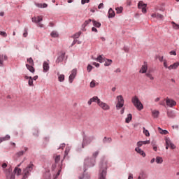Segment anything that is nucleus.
<instances>
[{"mask_svg": "<svg viewBox=\"0 0 179 179\" xmlns=\"http://www.w3.org/2000/svg\"><path fill=\"white\" fill-rule=\"evenodd\" d=\"M131 103L134 104V107L137 108L139 111L143 110V104L141 102V100L138 98V96H135L131 99Z\"/></svg>", "mask_w": 179, "mask_h": 179, "instance_id": "obj_1", "label": "nucleus"}, {"mask_svg": "<svg viewBox=\"0 0 179 179\" xmlns=\"http://www.w3.org/2000/svg\"><path fill=\"white\" fill-rule=\"evenodd\" d=\"M33 167H34V165L30 164L26 169H23V178L22 179H26L30 176V172L33 170Z\"/></svg>", "mask_w": 179, "mask_h": 179, "instance_id": "obj_2", "label": "nucleus"}, {"mask_svg": "<svg viewBox=\"0 0 179 179\" xmlns=\"http://www.w3.org/2000/svg\"><path fill=\"white\" fill-rule=\"evenodd\" d=\"M116 100L117 101L116 104V110H121L124 107V97L122 95H119L116 97Z\"/></svg>", "mask_w": 179, "mask_h": 179, "instance_id": "obj_3", "label": "nucleus"}, {"mask_svg": "<svg viewBox=\"0 0 179 179\" xmlns=\"http://www.w3.org/2000/svg\"><path fill=\"white\" fill-rule=\"evenodd\" d=\"M96 163V160L92 159L90 158H86L84 162L85 167H93Z\"/></svg>", "mask_w": 179, "mask_h": 179, "instance_id": "obj_4", "label": "nucleus"}, {"mask_svg": "<svg viewBox=\"0 0 179 179\" xmlns=\"http://www.w3.org/2000/svg\"><path fill=\"white\" fill-rule=\"evenodd\" d=\"M98 106L104 111H108V110H110L109 105L107 104L106 103L103 102V101L101 100L98 101Z\"/></svg>", "mask_w": 179, "mask_h": 179, "instance_id": "obj_5", "label": "nucleus"}, {"mask_svg": "<svg viewBox=\"0 0 179 179\" xmlns=\"http://www.w3.org/2000/svg\"><path fill=\"white\" fill-rule=\"evenodd\" d=\"M165 101L166 103V106H168V107H175V106H177V102L176 101H174L173 99H171L169 97H167L166 99H165Z\"/></svg>", "mask_w": 179, "mask_h": 179, "instance_id": "obj_6", "label": "nucleus"}, {"mask_svg": "<svg viewBox=\"0 0 179 179\" xmlns=\"http://www.w3.org/2000/svg\"><path fill=\"white\" fill-rule=\"evenodd\" d=\"M146 6L145 3H143V1H139L138 4V9H141L143 13H146Z\"/></svg>", "mask_w": 179, "mask_h": 179, "instance_id": "obj_7", "label": "nucleus"}, {"mask_svg": "<svg viewBox=\"0 0 179 179\" xmlns=\"http://www.w3.org/2000/svg\"><path fill=\"white\" fill-rule=\"evenodd\" d=\"M12 173V168L10 167L8 170L6 171L7 179H15V176Z\"/></svg>", "mask_w": 179, "mask_h": 179, "instance_id": "obj_8", "label": "nucleus"}, {"mask_svg": "<svg viewBox=\"0 0 179 179\" xmlns=\"http://www.w3.org/2000/svg\"><path fill=\"white\" fill-rule=\"evenodd\" d=\"M140 73H148V62H144L143 65L141 66Z\"/></svg>", "mask_w": 179, "mask_h": 179, "instance_id": "obj_9", "label": "nucleus"}, {"mask_svg": "<svg viewBox=\"0 0 179 179\" xmlns=\"http://www.w3.org/2000/svg\"><path fill=\"white\" fill-rule=\"evenodd\" d=\"M76 69H73L71 71V74L69 77V82L72 83L73 82V79L76 77Z\"/></svg>", "mask_w": 179, "mask_h": 179, "instance_id": "obj_10", "label": "nucleus"}, {"mask_svg": "<svg viewBox=\"0 0 179 179\" xmlns=\"http://www.w3.org/2000/svg\"><path fill=\"white\" fill-rule=\"evenodd\" d=\"M93 139H94V137H90L87 139H84L83 143V148H85V146L90 145V143H92V141H93Z\"/></svg>", "mask_w": 179, "mask_h": 179, "instance_id": "obj_11", "label": "nucleus"}, {"mask_svg": "<svg viewBox=\"0 0 179 179\" xmlns=\"http://www.w3.org/2000/svg\"><path fill=\"white\" fill-rule=\"evenodd\" d=\"M106 166L103 169H101L99 179H106Z\"/></svg>", "mask_w": 179, "mask_h": 179, "instance_id": "obj_12", "label": "nucleus"}, {"mask_svg": "<svg viewBox=\"0 0 179 179\" xmlns=\"http://www.w3.org/2000/svg\"><path fill=\"white\" fill-rule=\"evenodd\" d=\"M8 59V56L6 55L0 54V66H3V61H6Z\"/></svg>", "mask_w": 179, "mask_h": 179, "instance_id": "obj_13", "label": "nucleus"}, {"mask_svg": "<svg viewBox=\"0 0 179 179\" xmlns=\"http://www.w3.org/2000/svg\"><path fill=\"white\" fill-rule=\"evenodd\" d=\"M152 17H155L156 19H159L160 20H163L164 16L163 15L159 14L158 13H155L151 15Z\"/></svg>", "mask_w": 179, "mask_h": 179, "instance_id": "obj_14", "label": "nucleus"}, {"mask_svg": "<svg viewBox=\"0 0 179 179\" xmlns=\"http://www.w3.org/2000/svg\"><path fill=\"white\" fill-rule=\"evenodd\" d=\"M40 22H43V16L41 15L37 16L36 24H38V27H44V25L40 23Z\"/></svg>", "mask_w": 179, "mask_h": 179, "instance_id": "obj_15", "label": "nucleus"}, {"mask_svg": "<svg viewBox=\"0 0 179 179\" xmlns=\"http://www.w3.org/2000/svg\"><path fill=\"white\" fill-rule=\"evenodd\" d=\"M43 72H48L50 71V64L47 62H44L43 64Z\"/></svg>", "mask_w": 179, "mask_h": 179, "instance_id": "obj_16", "label": "nucleus"}, {"mask_svg": "<svg viewBox=\"0 0 179 179\" xmlns=\"http://www.w3.org/2000/svg\"><path fill=\"white\" fill-rule=\"evenodd\" d=\"M178 66H179V62H176V63H174L173 64H171L169 66V70L171 71V69H177V68H178Z\"/></svg>", "mask_w": 179, "mask_h": 179, "instance_id": "obj_17", "label": "nucleus"}, {"mask_svg": "<svg viewBox=\"0 0 179 179\" xmlns=\"http://www.w3.org/2000/svg\"><path fill=\"white\" fill-rule=\"evenodd\" d=\"M135 150L138 153V155H141V156H143V157H145L146 156V154L142 149L139 148V147H137L135 148Z\"/></svg>", "mask_w": 179, "mask_h": 179, "instance_id": "obj_18", "label": "nucleus"}, {"mask_svg": "<svg viewBox=\"0 0 179 179\" xmlns=\"http://www.w3.org/2000/svg\"><path fill=\"white\" fill-rule=\"evenodd\" d=\"M20 166V164H19L17 167H15L14 169V173L17 176H20V174H22V169H19Z\"/></svg>", "mask_w": 179, "mask_h": 179, "instance_id": "obj_19", "label": "nucleus"}, {"mask_svg": "<svg viewBox=\"0 0 179 179\" xmlns=\"http://www.w3.org/2000/svg\"><path fill=\"white\" fill-rule=\"evenodd\" d=\"M24 151H19L16 153V156H17V157H20V156H23V155H24L25 152H27V150H29V148H27V147H25L24 148Z\"/></svg>", "mask_w": 179, "mask_h": 179, "instance_id": "obj_20", "label": "nucleus"}, {"mask_svg": "<svg viewBox=\"0 0 179 179\" xmlns=\"http://www.w3.org/2000/svg\"><path fill=\"white\" fill-rule=\"evenodd\" d=\"M64 57H65V54L64 53L62 54L60 56H59L56 59V64H59V62H62V61H64Z\"/></svg>", "mask_w": 179, "mask_h": 179, "instance_id": "obj_21", "label": "nucleus"}, {"mask_svg": "<svg viewBox=\"0 0 179 179\" xmlns=\"http://www.w3.org/2000/svg\"><path fill=\"white\" fill-rule=\"evenodd\" d=\"M10 139V136L6 135L4 137L0 138V143H2V142H5V141H9Z\"/></svg>", "mask_w": 179, "mask_h": 179, "instance_id": "obj_22", "label": "nucleus"}, {"mask_svg": "<svg viewBox=\"0 0 179 179\" xmlns=\"http://www.w3.org/2000/svg\"><path fill=\"white\" fill-rule=\"evenodd\" d=\"M159 114H160L159 110H154L152 111V115L154 118H157L159 117Z\"/></svg>", "mask_w": 179, "mask_h": 179, "instance_id": "obj_23", "label": "nucleus"}, {"mask_svg": "<svg viewBox=\"0 0 179 179\" xmlns=\"http://www.w3.org/2000/svg\"><path fill=\"white\" fill-rule=\"evenodd\" d=\"M26 68L27 69H28V71L31 72V73H34L35 70H34V67H33V65L26 64Z\"/></svg>", "mask_w": 179, "mask_h": 179, "instance_id": "obj_24", "label": "nucleus"}, {"mask_svg": "<svg viewBox=\"0 0 179 179\" xmlns=\"http://www.w3.org/2000/svg\"><path fill=\"white\" fill-rule=\"evenodd\" d=\"M132 120V114L129 113L127 115V117H126L125 122L127 124H129L131 121Z\"/></svg>", "mask_w": 179, "mask_h": 179, "instance_id": "obj_25", "label": "nucleus"}, {"mask_svg": "<svg viewBox=\"0 0 179 179\" xmlns=\"http://www.w3.org/2000/svg\"><path fill=\"white\" fill-rule=\"evenodd\" d=\"M115 16V13L113 10V8H110L108 10V17H114Z\"/></svg>", "mask_w": 179, "mask_h": 179, "instance_id": "obj_26", "label": "nucleus"}, {"mask_svg": "<svg viewBox=\"0 0 179 179\" xmlns=\"http://www.w3.org/2000/svg\"><path fill=\"white\" fill-rule=\"evenodd\" d=\"M145 76L149 78L150 80H155V77H153V75L150 73V71L145 73Z\"/></svg>", "mask_w": 179, "mask_h": 179, "instance_id": "obj_27", "label": "nucleus"}, {"mask_svg": "<svg viewBox=\"0 0 179 179\" xmlns=\"http://www.w3.org/2000/svg\"><path fill=\"white\" fill-rule=\"evenodd\" d=\"M96 61L98 62H100V64H103V62H105L106 59L103 58V56L99 55L96 59Z\"/></svg>", "mask_w": 179, "mask_h": 179, "instance_id": "obj_28", "label": "nucleus"}, {"mask_svg": "<svg viewBox=\"0 0 179 179\" xmlns=\"http://www.w3.org/2000/svg\"><path fill=\"white\" fill-rule=\"evenodd\" d=\"M36 6H37V8H47V6H48V5L47 3H35Z\"/></svg>", "mask_w": 179, "mask_h": 179, "instance_id": "obj_29", "label": "nucleus"}, {"mask_svg": "<svg viewBox=\"0 0 179 179\" xmlns=\"http://www.w3.org/2000/svg\"><path fill=\"white\" fill-rule=\"evenodd\" d=\"M158 131L162 135H167V134H169V131H167V130H163L160 127H158Z\"/></svg>", "mask_w": 179, "mask_h": 179, "instance_id": "obj_30", "label": "nucleus"}, {"mask_svg": "<svg viewBox=\"0 0 179 179\" xmlns=\"http://www.w3.org/2000/svg\"><path fill=\"white\" fill-rule=\"evenodd\" d=\"M155 162L157 163V164H162V163H163V158L161 157H157Z\"/></svg>", "mask_w": 179, "mask_h": 179, "instance_id": "obj_31", "label": "nucleus"}, {"mask_svg": "<svg viewBox=\"0 0 179 179\" xmlns=\"http://www.w3.org/2000/svg\"><path fill=\"white\" fill-rule=\"evenodd\" d=\"M113 64V60L107 59L106 61H105L104 66H110Z\"/></svg>", "mask_w": 179, "mask_h": 179, "instance_id": "obj_32", "label": "nucleus"}, {"mask_svg": "<svg viewBox=\"0 0 179 179\" xmlns=\"http://www.w3.org/2000/svg\"><path fill=\"white\" fill-rule=\"evenodd\" d=\"M92 23L95 27H101V24L94 20H92Z\"/></svg>", "mask_w": 179, "mask_h": 179, "instance_id": "obj_33", "label": "nucleus"}, {"mask_svg": "<svg viewBox=\"0 0 179 179\" xmlns=\"http://www.w3.org/2000/svg\"><path fill=\"white\" fill-rule=\"evenodd\" d=\"M91 100L92 101V103H97V104H99V101H101L98 96H94L91 98Z\"/></svg>", "mask_w": 179, "mask_h": 179, "instance_id": "obj_34", "label": "nucleus"}, {"mask_svg": "<svg viewBox=\"0 0 179 179\" xmlns=\"http://www.w3.org/2000/svg\"><path fill=\"white\" fill-rule=\"evenodd\" d=\"M91 22H93L92 19H89L88 20L85 21V22L83 24V27L85 29L87 24H90Z\"/></svg>", "mask_w": 179, "mask_h": 179, "instance_id": "obj_35", "label": "nucleus"}, {"mask_svg": "<svg viewBox=\"0 0 179 179\" xmlns=\"http://www.w3.org/2000/svg\"><path fill=\"white\" fill-rule=\"evenodd\" d=\"M59 82H64L65 80V76L64 74H59L58 77Z\"/></svg>", "mask_w": 179, "mask_h": 179, "instance_id": "obj_36", "label": "nucleus"}, {"mask_svg": "<svg viewBox=\"0 0 179 179\" xmlns=\"http://www.w3.org/2000/svg\"><path fill=\"white\" fill-rule=\"evenodd\" d=\"M111 141H113V139H111V138L104 137L103 139V143H107V142H108L110 143L111 142Z\"/></svg>", "mask_w": 179, "mask_h": 179, "instance_id": "obj_37", "label": "nucleus"}, {"mask_svg": "<svg viewBox=\"0 0 179 179\" xmlns=\"http://www.w3.org/2000/svg\"><path fill=\"white\" fill-rule=\"evenodd\" d=\"M171 24H172L173 29H175V30L179 29V24H176V22H171Z\"/></svg>", "mask_w": 179, "mask_h": 179, "instance_id": "obj_38", "label": "nucleus"}, {"mask_svg": "<svg viewBox=\"0 0 179 179\" xmlns=\"http://www.w3.org/2000/svg\"><path fill=\"white\" fill-rule=\"evenodd\" d=\"M143 132L145 136H150V134L149 133L148 130H147L145 127H143Z\"/></svg>", "mask_w": 179, "mask_h": 179, "instance_id": "obj_39", "label": "nucleus"}, {"mask_svg": "<svg viewBox=\"0 0 179 179\" xmlns=\"http://www.w3.org/2000/svg\"><path fill=\"white\" fill-rule=\"evenodd\" d=\"M44 179H51V173H50V172H46L44 174Z\"/></svg>", "mask_w": 179, "mask_h": 179, "instance_id": "obj_40", "label": "nucleus"}, {"mask_svg": "<svg viewBox=\"0 0 179 179\" xmlns=\"http://www.w3.org/2000/svg\"><path fill=\"white\" fill-rule=\"evenodd\" d=\"M163 65L165 69H169V63L167 62V61L166 59L164 60L163 62Z\"/></svg>", "mask_w": 179, "mask_h": 179, "instance_id": "obj_41", "label": "nucleus"}, {"mask_svg": "<svg viewBox=\"0 0 179 179\" xmlns=\"http://www.w3.org/2000/svg\"><path fill=\"white\" fill-rule=\"evenodd\" d=\"M146 178V175L143 172L141 173L139 176L138 177V179H145Z\"/></svg>", "mask_w": 179, "mask_h": 179, "instance_id": "obj_42", "label": "nucleus"}, {"mask_svg": "<svg viewBox=\"0 0 179 179\" xmlns=\"http://www.w3.org/2000/svg\"><path fill=\"white\" fill-rule=\"evenodd\" d=\"M166 149H169L170 146V138H166Z\"/></svg>", "mask_w": 179, "mask_h": 179, "instance_id": "obj_43", "label": "nucleus"}, {"mask_svg": "<svg viewBox=\"0 0 179 179\" xmlns=\"http://www.w3.org/2000/svg\"><path fill=\"white\" fill-rule=\"evenodd\" d=\"M123 9L124 8L122 7H117L116 8V13H122Z\"/></svg>", "mask_w": 179, "mask_h": 179, "instance_id": "obj_44", "label": "nucleus"}, {"mask_svg": "<svg viewBox=\"0 0 179 179\" xmlns=\"http://www.w3.org/2000/svg\"><path fill=\"white\" fill-rule=\"evenodd\" d=\"M98 85V83H96L95 80H92L90 84V87H96V85Z\"/></svg>", "mask_w": 179, "mask_h": 179, "instance_id": "obj_45", "label": "nucleus"}, {"mask_svg": "<svg viewBox=\"0 0 179 179\" xmlns=\"http://www.w3.org/2000/svg\"><path fill=\"white\" fill-rule=\"evenodd\" d=\"M27 62L29 63V65H34V62L33 61V58L30 57L27 59Z\"/></svg>", "mask_w": 179, "mask_h": 179, "instance_id": "obj_46", "label": "nucleus"}, {"mask_svg": "<svg viewBox=\"0 0 179 179\" xmlns=\"http://www.w3.org/2000/svg\"><path fill=\"white\" fill-rule=\"evenodd\" d=\"M28 29L27 28H24V34H23V37H27L29 33L27 32L28 31Z\"/></svg>", "mask_w": 179, "mask_h": 179, "instance_id": "obj_47", "label": "nucleus"}, {"mask_svg": "<svg viewBox=\"0 0 179 179\" xmlns=\"http://www.w3.org/2000/svg\"><path fill=\"white\" fill-rule=\"evenodd\" d=\"M0 36H1V37H8V34L5 31H0Z\"/></svg>", "mask_w": 179, "mask_h": 179, "instance_id": "obj_48", "label": "nucleus"}, {"mask_svg": "<svg viewBox=\"0 0 179 179\" xmlns=\"http://www.w3.org/2000/svg\"><path fill=\"white\" fill-rule=\"evenodd\" d=\"M55 160V163H59V160H61V155H57Z\"/></svg>", "mask_w": 179, "mask_h": 179, "instance_id": "obj_49", "label": "nucleus"}, {"mask_svg": "<svg viewBox=\"0 0 179 179\" xmlns=\"http://www.w3.org/2000/svg\"><path fill=\"white\" fill-rule=\"evenodd\" d=\"M69 150H71V148L66 147L65 150L64 157L65 156H68V153H69Z\"/></svg>", "mask_w": 179, "mask_h": 179, "instance_id": "obj_50", "label": "nucleus"}, {"mask_svg": "<svg viewBox=\"0 0 179 179\" xmlns=\"http://www.w3.org/2000/svg\"><path fill=\"white\" fill-rule=\"evenodd\" d=\"M80 34H82L81 32H78L76 34L73 35V38H79V37L80 36Z\"/></svg>", "mask_w": 179, "mask_h": 179, "instance_id": "obj_51", "label": "nucleus"}, {"mask_svg": "<svg viewBox=\"0 0 179 179\" xmlns=\"http://www.w3.org/2000/svg\"><path fill=\"white\" fill-rule=\"evenodd\" d=\"M28 83L30 86H33V78L31 76L29 77V80L28 81Z\"/></svg>", "mask_w": 179, "mask_h": 179, "instance_id": "obj_52", "label": "nucleus"}, {"mask_svg": "<svg viewBox=\"0 0 179 179\" xmlns=\"http://www.w3.org/2000/svg\"><path fill=\"white\" fill-rule=\"evenodd\" d=\"M50 36H51L52 37H54V38L58 37V34H57L56 31H52V32L50 34Z\"/></svg>", "mask_w": 179, "mask_h": 179, "instance_id": "obj_53", "label": "nucleus"}, {"mask_svg": "<svg viewBox=\"0 0 179 179\" xmlns=\"http://www.w3.org/2000/svg\"><path fill=\"white\" fill-rule=\"evenodd\" d=\"M80 179H90V175H84L83 177H80Z\"/></svg>", "mask_w": 179, "mask_h": 179, "instance_id": "obj_54", "label": "nucleus"}, {"mask_svg": "<svg viewBox=\"0 0 179 179\" xmlns=\"http://www.w3.org/2000/svg\"><path fill=\"white\" fill-rule=\"evenodd\" d=\"M167 115L169 118H173V117H174V113H173V112H168Z\"/></svg>", "mask_w": 179, "mask_h": 179, "instance_id": "obj_55", "label": "nucleus"}, {"mask_svg": "<svg viewBox=\"0 0 179 179\" xmlns=\"http://www.w3.org/2000/svg\"><path fill=\"white\" fill-rule=\"evenodd\" d=\"M92 69H93V66H92V65L89 64L87 67V70L88 72H91Z\"/></svg>", "mask_w": 179, "mask_h": 179, "instance_id": "obj_56", "label": "nucleus"}, {"mask_svg": "<svg viewBox=\"0 0 179 179\" xmlns=\"http://www.w3.org/2000/svg\"><path fill=\"white\" fill-rule=\"evenodd\" d=\"M169 146L171 149H176V145L171 143V141H170Z\"/></svg>", "mask_w": 179, "mask_h": 179, "instance_id": "obj_57", "label": "nucleus"}, {"mask_svg": "<svg viewBox=\"0 0 179 179\" xmlns=\"http://www.w3.org/2000/svg\"><path fill=\"white\" fill-rule=\"evenodd\" d=\"M90 2V0H82L81 3L82 5H85V3H89Z\"/></svg>", "mask_w": 179, "mask_h": 179, "instance_id": "obj_58", "label": "nucleus"}, {"mask_svg": "<svg viewBox=\"0 0 179 179\" xmlns=\"http://www.w3.org/2000/svg\"><path fill=\"white\" fill-rule=\"evenodd\" d=\"M59 174H61V170H59L58 173L55 176H53V179L58 178V176H59Z\"/></svg>", "mask_w": 179, "mask_h": 179, "instance_id": "obj_59", "label": "nucleus"}, {"mask_svg": "<svg viewBox=\"0 0 179 179\" xmlns=\"http://www.w3.org/2000/svg\"><path fill=\"white\" fill-rule=\"evenodd\" d=\"M31 22H33V23H36L37 24V17H33L31 18Z\"/></svg>", "mask_w": 179, "mask_h": 179, "instance_id": "obj_60", "label": "nucleus"}, {"mask_svg": "<svg viewBox=\"0 0 179 179\" xmlns=\"http://www.w3.org/2000/svg\"><path fill=\"white\" fill-rule=\"evenodd\" d=\"M143 143H142V141H138V143H137V148H141V146H143Z\"/></svg>", "mask_w": 179, "mask_h": 179, "instance_id": "obj_61", "label": "nucleus"}, {"mask_svg": "<svg viewBox=\"0 0 179 179\" xmlns=\"http://www.w3.org/2000/svg\"><path fill=\"white\" fill-rule=\"evenodd\" d=\"M143 145H149L150 143V141H142Z\"/></svg>", "mask_w": 179, "mask_h": 179, "instance_id": "obj_62", "label": "nucleus"}, {"mask_svg": "<svg viewBox=\"0 0 179 179\" xmlns=\"http://www.w3.org/2000/svg\"><path fill=\"white\" fill-rule=\"evenodd\" d=\"M169 54L170 55H177V53L174 50L171 51Z\"/></svg>", "mask_w": 179, "mask_h": 179, "instance_id": "obj_63", "label": "nucleus"}, {"mask_svg": "<svg viewBox=\"0 0 179 179\" xmlns=\"http://www.w3.org/2000/svg\"><path fill=\"white\" fill-rule=\"evenodd\" d=\"M104 6V4H103V3H101L99 6H98V9H101L103 8Z\"/></svg>", "mask_w": 179, "mask_h": 179, "instance_id": "obj_64", "label": "nucleus"}]
</instances>
